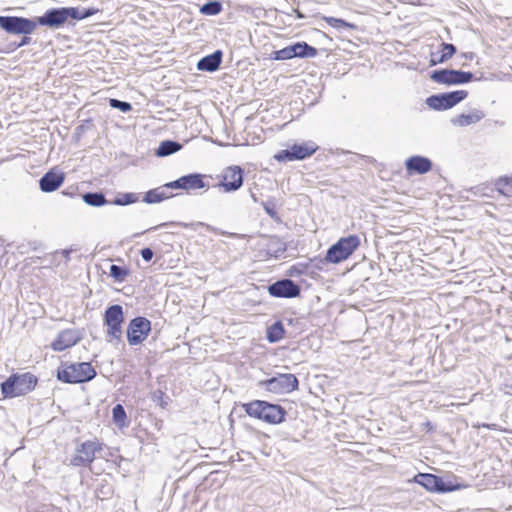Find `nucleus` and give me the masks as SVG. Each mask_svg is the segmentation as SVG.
I'll return each instance as SVG.
<instances>
[{"label": "nucleus", "instance_id": "32", "mask_svg": "<svg viewBox=\"0 0 512 512\" xmlns=\"http://www.w3.org/2000/svg\"><path fill=\"white\" fill-rule=\"evenodd\" d=\"M139 200L138 194L133 192L119 193L110 204L117 206H127L136 203Z\"/></svg>", "mask_w": 512, "mask_h": 512}, {"label": "nucleus", "instance_id": "10", "mask_svg": "<svg viewBox=\"0 0 512 512\" xmlns=\"http://www.w3.org/2000/svg\"><path fill=\"white\" fill-rule=\"evenodd\" d=\"M319 149L314 141H303L278 151L274 158L278 162L301 161L311 157Z\"/></svg>", "mask_w": 512, "mask_h": 512}, {"label": "nucleus", "instance_id": "42", "mask_svg": "<svg viewBox=\"0 0 512 512\" xmlns=\"http://www.w3.org/2000/svg\"><path fill=\"white\" fill-rule=\"evenodd\" d=\"M70 465L74 467H85L90 464L85 461L83 455L77 453L70 459Z\"/></svg>", "mask_w": 512, "mask_h": 512}, {"label": "nucleus", "instance_id": "44", "mask_svg": "<svg viewBox=\"0 0 512 512\" xmlns=\"http://www.w3.org/2000/svg\"><path fill=\"white\" fill-rule=\"evenodd\" d=\"M287 47L290 50V54H291L292 59L293 58H298V52H297L298 51V42L290 44Z\"/></svg>", "mask_w": 512, "mask_h": 512}, {"label": "nucleus", "instance_id": "49", "mask_svg": "<svg viewBox=\"0 0 512 512\" xmlns=\"http://www.w3.org/2000/svg\"><path fill=\"white\" fill-rule=\"evenodd\" d=\"M70 253H71V251H70V250H67V249H65V250H63V251H62L63 256H64L67 260H69V259H70Z\"/></svg>", "mask_w": 512, "mask_h": 512}, {"label": "nucleus", "instance_id": "22", "mask_svg": "<svg viewBox=\"0 0 512 512\" xmlns=\"http://www.w3.org/2000/svg\"><path fill=\"white\" fill-rule=\"evenodd\" d=\"M169 188L166 187V184L150 189L147 192L144 193L142 201L147 204H157L160 203L170 197H172V194H168L167 190Z\"/></svg>", "mask_w": 512, "mask_h": 512}, {"label": "nucleus", "instance_id": "1", "mask_svg": "<svg viewBox=\"0 0 512 512\" xmlns=\"http://www.w3.org/2000/svg\"><path fill=\"white\" fill-rule=\"evenodd\" d=\"M37 24L32 18L24 16L1 15L0 29L13 36H21L19 41L9 42L1 52L12 53L33 43L31 35L37 29Z\"/></svg>", "mask_w": 512, "mask_h": 512}, {"label": "nucleus", "instance_id": "30", "mask_svg": "<svg viewBox=\"0 0 512 512\" xmlns=\"http://www.w3.org/2000/svg\"><path fill=\"white\" fill-rule=\"evenodd\" d=\"M324 21L331 27L337 30L351 29L357 30L358 26L354 23L348 22L342 18H336L332 16H324Z\"/></svg>", "mask_w": 512, "mask_h": 512}, {"label": "nucleus", "instance_id": "41", "mask_svg": "<svg viewBox=\"0 0 512 512\" xmlns=\"http://www.w3.org/2000/svg\"><path fill=\"white\" fill-rule=\"evenodd\" d=\"M91 125V120H86L84 123L78 125L75 128L73 138L76 142L80 141L82 136L85 134V132L89 129V126Z\"/></svg>", "mask_w": 512, "mask_h": 512}, {"label": "nucleus", "instance_id": "50", "mask_svg": "<svg viewBox=\"0 0 512 512\" xmlns=\"http://www.w3.org/2000/svg\"><path fill=\"white\" fill-rule=\"evenodd\" d=\"M251 198H252L254 203H258L259 202L257 196L253 192H251Z\"/></svg>", "mask_w": 512, "mask_h": 512}, {"label": "nucleus", "instance_id": "31", "mask_svg": "<svg viewBox=\"0 0 512 512\" xmlns=\"http://www.w3.org/2000/svg\"><path fill=\"white\" fill-rule=\"evenodd\" d=\"M223 9L222 2L219 0H209L200 7V13L207 16H216Z\"/></svg>", "mask_w": 512, "mask_h": 512}, {"label": "nucleus", "instance_id": "37", "mask_svg": "<svg viewBox=\"0 0 512 512\" xmlns=\"http://www.w3.org/2000/svg\"><path fill=\"white\" fill-rule=\"evenodd\" d=\"M113 492V485L105 479L102 480L96 488V496L101 499L110 498Z\"/></svg>", "mask_w": 512, "mask_h": 512}, {"label": "nucleus", "instance_id": "38", "mask_svg": "<svg viewBox=\"0 0 512 512\" xmlns=\"http://www.w3.org/2000/svg\"><path fill=\"white\" fill-rule=\"evenodd\" d=\"M261 205L265 211V213L274 221H280V217L276 210V202L274 198L269 199L268 201L261 202Z\"/></svg>", "mask_w": 512, "mask_h": 512}, {"label": "nucleus", "instance_id": "13", "mask_svg": "<svg viewBox=\"0 0 512 512\" xmlns=\"http://www.w3.org/2000/svg\"><path fill=\"white\" fill-rule=\"evenodd\" d=\"M103 320L104 325L107 327V335L120 340L122 324L124 322L123 307L119 304L108 306L104 312Z\"/></svg>", "mask_w": 512, "mask_h": 512}, {"label": "nucleus", "instance_id": "26", "mask_svg": "<svg viewBox=\"0 0 512 512\" xmlns=\"http://www.w3.org/2000/svg\"><path fill=\"white\" fill-rule=\"evenodd\" d=\"M82 200L85 204L91 207H102L110 204L102 191L85 192L82 194Z\"/></svg>", "mask_w": 512, "mask_h": 512}, {"label": "nucleus", "instance_id": "9", "mask_svg": "<svg viewBox=\"0 0 512 512\" xmlns=\"http://www.w3.org/2000/svg\"><path fill=\"white\" fill-rule=\"evenodd\" d=\"M430 79L438 84L456 86L473 81L475 79V74L470 71L452 68H439L430 73Z\"/></svg>", "mask_w": 512, "mask_h": 512}, {"label": "nucleus", "instance_id": "35", "mask_svg": "<svg viewBox=\"0 0 512 512\" xmlns=\"http://www.w3.org/2000/svg\"><path fill=\"white\" fill-rule=\"evenodd\" d=\"M109 274L115 282L122 283L130 274V271L126 266L112 264L110 266Z\"/></svg>", "mask_w": 512, "mask_h": 512}, {"label": "nucleus", "instance_id": "2", "mask_svg": "<svg viewBox=\"0 0 512 512\" xmlns=\"http://www.w3.org/2000/svg\"><path fill=\"white\" fill-rule=\"evenodd\" d=\"M98 12L94 7H53L47 9L42 15L31 17L37 26H44L56 30L62 28L69 20L80 21L95 15Z\"/></svg>", "mask_w": 512, "mask_h": 512}, {"label": "nucleus", "instance_id": "15", "mask_svg": "<svg viewBox=\"0 0 512 512\" xmlns=\"http://www.w3.org/2000/svg\"><path fill=\"white\" fill-rule=\"evenodd\" d=\"M267 291L274 298L292 299L300 296L301 287L290 278H282L269 284Z\"/></svg>", "mask_w": 512, "mask_h": 512}, {"label": "nucleus", "instance_id": "19", "mask_svg": "<svg viewBox=\"0 0 512 512\" xmlns=\"http://www.w3.org/2000/svg\"><path fill=\"white\" fill-rule=\"evenodd\" d=\"M81 340L79 333L73 329H66L61 331L54 341L51 343V348L54 351H64L76 345Z\"/></svg>", "mask_w": 512, "mask_h": 512}, {"label": "nucleus", "instance_id": "51", "mask_svg": "<svg viewBox=\"0 0 512 512\" xmlns=\"http://www.w3.org/2000/svg\"><path fill=\"white\" fill-rule=\"evenodd\" d=\"M426 425H427V427L432 428V425H431V423H430V422H427V423H426Z\"/></svg>", "mask_w": 512, "mask_h": 512}, {"label": "nucleus", "instance_id": "28", "mask_svg": "<svg viewBox=\"0 0 512 512\" xmlns=\"http://www.w3.org/2000/svg\"><path fill=\"white\" fill-rule=\"evenodd\" d=\"M112 420L120 429L127 428L129 426L128 417L122 404H116L112 408Z\"/></svg>", "mask_w": 512, "mask_h": 512}, {"label": "nucleus", "instance_id": "8", "mask_svg": "<svg viewBox=\"0 0 512 512\" xmlns=\"http://www.w3.org/2000/svg\"><path fill=\"white\" fill-rule=\"evenodd\" d=\"M257 386L269 393L289 394L299 389V380L291 373H276L270 378L258 381Z\"/></svg>", "mask_w": 512, "mask_h": 512}, {"label": "nucleus", "instance_id": "17", "mask_svg": "<svg viewBox=\"0 0 512 512\" xmlns=\"http://www.w3.org/2000/svg\"><path fill=\"white\" fill-rule=\"evenodd\" d=\"M433 162L422 155H412L405 160L406 173L409 176L424 175L432 170Z\"/></svg>", "mask_w": 512, "mask_h": 512}, {"label": "nucleus", "instance_id": "5", "mask_svg": "<svg viewBox=\"0 0 512 512\" xmlns=\"http://www.w3.org/2000/svg\"><path fill=\"white\" fill-rule=\"evenodd\" d=\"M55 376L65 384H83L93 380L97 372L90 362H61Z\"/></svg>", "mask_w": 512, "mask_h": 512}, {"label": "nucleus", "instance_id": "16", "mask_svg": "<svg viewBox=\"0 0 512 512\" xmlns=\"http://www.w3.org/2000/svg\"><path fill=\"white\" fill-rule=\"evenodd\" d=\"M244 182V170L238 165L227 167L220 182L217 184L225 193H232L239 190Z\"/></svg>", "mask_w": 512, "mask_h": 512}, {"label": "nucleus", "instance_id": "6", "mask_svg": "<svg viewBox=\"0 0 512 512\" xmlns=\"http://www.w3.org/2000/svg\"><path fill=\"white\" fill-rule=\"evenodd\" d=\"M38 377L30 372L12 373L1 384L3 398L12 399L24 396L35 389Z\"/></svg>", "mask_w": 512, "mask_h": 512}, {"label": "nucleus", "instance_id": "36", "mask_svg": "<svg viewBox=\"0 0 512 512\" xmlns=\"http://www.w3.org/2000/svg\"><path fill=\"white\" fill-rule=\"evenodd\" d=\"M311 262L312 259H310L308 262H299L292 265L288 270V275L291 277H298L307 274L311 266Z\"/></svg>", "mask_w": 512, "mask_h": 512}, {"label": "nucleus", "instance_id": "11", "mask_svg": "<svg viewBox=\"0 0 512 512\" xmlns=\"http://www.w3.org/2000/svg\"><path fill=\"white\" fill-rule=\"evenodd\" d=\"M467 96L468 91L466 90L437 93L428 96L425 99V104L434 111H446L464 101Z\"/></svg>", "mask_w": 512, "mask_h": 512}, {"label": "nucleus", "instance_id": "23", "mask_svg": "<svg viewBox=\"0 0 512 512\" xmlns=\"http://www.w3.org/2000/svg\"><path fill=\"white\" fill-rule=\"evenodd\" d=\"M101 450V445L97 441L87 440L81 443L77 448L76 452L83 455L85 461L91 464L95 459L97 451Z\"/></svg>", "mask_w": 512, "mask_h": 512}, {"label": "nucleus", "instance_id": "24", "mask_svg": "<svg viewBox=\"0 0 512 512\" xmlns=\"http://www.w3.org/2000/svg\"><path fill=\"white\" fill-rule=\"evenodd\" d=\"M285 327L281 320H276L266 329V340L271 343H278L285 336Z\"/></svg>", "mask_w": 512, "mask_h": 512}, {"label": "nucleus", "instance_id": "12", "mask_svg": "<svg viewBox=\"0 0 512 512\" xmlns=\"http://www.w3.org/2000/svg\"><path fill=\"white\" fill-rule=\"evenodd\" d=\"M150 332L151 321L144 316H136L127 326V341L131 346L139 345L147 339Z\"/></svg>", "mask_w": 512, "mask_h": 512}, {"label": "nucleus", "instance_id": "45", "mask_svg": "<svg viewBox=\"0 0 512 512\" xmlns=\"http://www.w3.org/2000/svg\"><path fill=\"white\" fill-rule=\"evenodd\" d=\"M164 393L162 391H157L156 393H154V397L153 399L156 400V399H159L160 401V405L162 407H165L167 405V401H164Z\"/></svg>", "mask_w": 512, "mask_h": 512}, {"label": "nucleus", "instance_id": "14", "mask_svg": "<svg viewBox=\"0 0 512 512\" xmlns=\"http://www.w3.org/2000/svg\"><path fill=\"white\" fill-rule=\"evenodd\" d=\"M205 178L206 175L201 173H189L166 183V187L170 189L185 190L187 192L198 189H208L209 184L205 182Z\"/></svg>", "mask_w": 512, "mask_h": 512}, {"label": "nucleus", "instance_id": "40", "mask_svg": "<svg viewBox=\"0 0 512 512\" xmlns=\"http://www.w3.org/2000/svg\"><path fill=\"white\" fill-rule=\"evenodd\" d=\"M270 59L275 60V61H284V60H290V59H292V57L290 54V50L286 46L282 49L272 51L270 54Z\"/></svg>", "mask_w": 512, "mask_h": 512}, {"label": "nucleus", "instance_id": "39", "mask_svg": "<svg viewBox=\"0 0 512 512\" xmlns=\"http://www.w3.org/2000/svg\"><path fill=\"white\" fill-rule=\"evenodd\" d=\"M109 106L123 113H128L133 109L132 104L130 102L122 101L116 98L109 99Z\"/></svg>", "mask_w": 512, "mask_h": 512}, {"label": "nucleus", "instance_id": "34", "mask_svg": "<svg viewBox=\"0 0 512 512\" xmlns=\"http://www.w3.org/2000/svg\"><path fill=\"white\" fill-rule=\"evenodd\" d=\"M298 58H314L318 54L317 48L311 46L305 41H298Z\"/></svg>", "mask_w": 512, "mask_h": 512}, {"label": "nucleus", "instance_id": "46", "mask_svg": "<svg viewBox=\"0 0 512 512\" xmlns=\"http://www.w3.org/2000/svg\"><path fill=\"white\" fill-rule=\"evenodd\" d=\"M293 12H294L295 17L297 19H304L305 18V15L299 9H294Z\"/></svg>", "mask_w": 512, "mask_h": 512}, {"label": "nucleus", "instance_id": "25", "mask_svg": "<svg viewBox=\"0 0 512 512\" xmlns=\"http://www.w3.org/2000/svg\"><path fill=\"white\" fill-rule=\"evenodd\" d=\"M183 145L176 140H163L155 150L157 157H167L182 149Z\"/></svg>", "mask_w": 512, "mask_h": 512}, {"label": "nucleus", "instance_id": "18", "mask_svg": "<svg viewBox=\"0 0 512 512\" xmlns=\"http://www.w3.org/2000/svg\"><path fill=\"white\" fill-rule=\"evenodd\" d=\"M65 173L52 168L46 172L39 180V188L44 193H51L56 191L64 182Z\"/></svg>", "mask_w": 512, "mask_h": 512}, {"label": "nucleus", "instance_id": "29", "mask_svg": "<svg viewBox=\"0 0 512 512\" xmlns=\"http://www.w3.org/2000/svg\"><path fill=\"white\" fill-rule=\"evenodd\" d=\"M441 54L440 56L436 59L434 58V56L432 55L431 57V60H430V65L431 66H434V65H437L439 63H444L446 62L447 60H449L455 53H456V47L455 45L451 44V43H442L441 44Z\"/></svg>", "mask_w": 512, "mask_h": 512}, {"label": "nucleus", "instance_id": "4", "mask_svg": "<svg viewBox=\"0 0 512 512\" xmlns=\"http://www.w3.org/2000/svg\"><path fill=\"white\" fill-rule=\"evenodd\" d=\"M412 482L422 486L429 492L439 494L461 490L469 486L468 484L459 481L454 475L443 477L432 473L421 472L417 473L413 477Z\"/></svg>", "mask_w": 512, "mask_h": 512}, {"label": "nucleus", "instance_id": "43", "mask_svg": "<svg viewBox=\"0 0 512 512\" xmlns=\"http://www.w3.org/2000/svg\"><path fill=\"white\" fill-rule=\"evenodd\" d=\"M140 255L145 262H150L154 256V251L150 247H144L140 250Z\"/></svg>", "mask_w": 512, "mask_h": 512}, {"label": "nucleus", "instance_id": "7", "mask_svg": "<svg viewBox=\"0 0 512 512\" xmlns=\"http://www.w3.org/2000/svg\"><path fill=\"white\" fill-rule=\"evenodd\" d=\"M360 244V237L356 234L341 237L327 249L324 258L314 257L312 262L319 260L320 263L339 264L347 260L358 249Z\"/></svg>", "mask_w": 512, "mask_h": 512}, {"label": "nucleus", "instance_id": "47", "mask_svg": "<svg viewBox=\"0 0 512 512\" xmlns=\"http://www.w3.org/2000/svg\"><path fill=\"white\" fill-rule=\"evenodd\" d=\"M323 264L324 263H320L319 260L311 262V266L313 265L317 269H321V265H323Z\"/></svg>", "mask_w": 512, "mask_h": 512}, {"label": "nucleus", "instance_id": "27", "mask_svg": "<svg viewBox=\"0 0 512 512\" xmlns=\"http://www.w3.org/2000/svg\"><path fill=\"white\" fill-rule=\"evenodd\" d=\"M287 250L286 243L283 242L278 236H272L267 244V254L270 257L279 259Z\"/></svg>", "mask_w": 512, "mask_h": 512}, {"label": "nucleus", "instance_id": "33", "mask_svg": "<svg viewBox=\"0 0 512 512\" xmlns=\"http://www.w3.org/2000/svg\"><path fill=\"white\" fill-rule=\"evenodd\" d=\"M497 191L507 197L512 196V176L499 178L495 183Z\"/></svg>", "mask_w": 512, "mask_h": 512}, {"label": "nucleus", "instance_id": "21", "mask_svg": "<svg viewBox=\"0 0 512 512\" xmlns=\"http://www.w3.org/2000/svg\"><path fill=\"white\" fill-rule=\"evenodd\" d=\"M485 118L484 111L480 109H473L470 113H461L452 117L450 122L453 126L456 127H467L472 124H476Z\"/></svg>", "mask_w": 512, "mask_h": 512}, {"label": "nucleus", "instance_id": "3", "mask_svg": "<svg viewBox=\"0 0 512 512\" xmlns=\"http://www.w3.org/2000/svg\"><path fill=\"white\" fill-rule=\"evenodd\" d=\"M240 407L247 416L260 420L270 425H279L286 421L287 410L278 403H272L266 400H252L246 403H240Z\"/></svg>", "mask_w": 512, "mask_h": 512}, {"label": "nucleus", "instance_id": "48", "mask_svg": "<svg viewBox=\"0 0 512 512\" xmlns=\"http://www.w3.org/2000/svg\"><path fill=\"white\" fill-rule=\"evenodd\" d=\"M169 224H170V223H162V224L157 225V226H155V227H151V228H149L147 231L156 230V229H158V228H160V227L168 226Z\"/></svg>", "mask_w": 512, "mask_h": 512}, {"label": "nucleus", "instance_id": "20", "mask_svg": "<svg viewBox=\"0 0 512 512\" xmlns=\"http://www.w3.org/2000/svg\"><path fill=\"white\" fill-rule=\"evenodd\" d=\"M223 58L221 50H215L213 53L202 57L197 62V69L203 72H215L219 69Z\"/></svg>", "mask_w": 512, "mask_h": 512}]
</instances>
